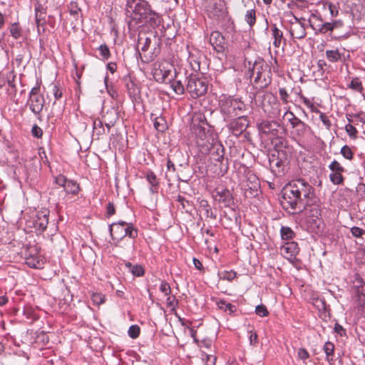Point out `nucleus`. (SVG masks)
I'll return each instance as SVG.
<instances>
[{"label": "nucleus", "mask_w": 365, "mask_h": 365, "mask_svg": "<svg viewBox=\"0 0 365 365\" xmlns=\"http://www.w3.org/2000/svg\"><path fill=\"white\" fill-rule=\"evenodd\" d=\"M314 188L304 179L292 180L282 190L281 205L291 214L302 213L307 200L314 199Z\"/></svg>", "instance_id": "f257e3e1"}, {"label": "nucleus", "mask_w": 365, "mask_h": 365, "mask_svg": "<svg viewBox=\"0 0 365 365\" xmlns=\"http://www.w3.org/2000/svg\"><path fill=\"white\" fill-rule=\"evenodd\" d=\"M127 16L141 24H149L152 27L160 23L159 15L151 9L146 0H127L125 6Z\"/></svg>", "instance_id": "f03ea898"}, {"label": "nucleus", "mask_w": 365, "mask_h": 365, "mask_svg": "<svg viewBox=\"0 0 365 365\" xmlns=\"http://www.w3.org/2000/svg\"><path fill=\"white\" fill-rule=\"evenodd\" d=\"M250 78L253 88L257 91L267 88L272 83V71L268 63L260 58L255 61L249 69Z\"/></svg>", "instance_id": "7ed1b4c3"}, {"label": "nucleus", "mask_w": 365, "mask_h": 365, "mask_svg": "<svg viewBox=\"0 0 365 365\" xmlns=\"http://www.w3.org/2000/svg\"><path fill=\"white\" fill-rule=\"evenodd\" d=\"M109 232L116 247H123L122 241L126 236L132 240L138 237V230L134 228L133 225L125 221L112 223L109 225Z\"/></svg>", "instance_id": "20e7f679"}, {"label": "nucleus", "mask_w": 365, "mask_h": 365, "mask_svg": "<svg viewBox=\"0 0 365 365\" xmlns=\"http://www.w3.org/2000/svg\"><path fill=\"white\" fill-rule=\"evenodd\" d=\"M201 152L205 154L210 155L212 160L220 163L219 172L217 175L223 176L229 170L228 159L224 158L225 148L224 146L217 140L208 143L201 149Z\"/></svg>", "instance_id": "39448f33"}, {"label": "nucleus", "mask_w": 365, "mask_h": 365, "mask_svg": "<svg viewBox=\"0 0 365 365\" xmlns=\"http://www.w3.org/2000/svg\"><path fill=\"white\" fill-rule=\"evenodd\" d=\"M186 90L192 98H197L204 96L207 91V83L203 78L197 75L191 74L187 78Z\"/></svg>", "instance_id": "423d86ee"}, {"label": "nucleus", "mask_w": 365, "mask_h": 365, "mask_svg": "<svg viewBox=\"0 0 365 365\" xmlns=\"http://www.w3.org/2000/svg\"><path fill=\"white\" fill-rule=\"evenodd\" d=\"M205 11L208 17L214 21L215 24L228 12L225 4L222 0H210L207 2Z\"/></svg>", "instance_id": "0eeeda50"}, {"label": "nucleus", "mask_w": 365, "mask_h": 365, "mask_svg": "<svg viewBox=\"0 0 365 365\" xmlns=\"http://www.w3.org/2000/svg\"><path fill=\"white\" fill-rule=\"evenodd\" d=\"M145 35H139L138 39L137 55L143 63H149L154 60L153 53L148 52L151 39Z\"/></svg>", "instance_id": "6e6552de"}, {"label": "nucleus", "mask_w": 365, "mask_h": 365, "mask_svg": "<svg viewBox=\"0 0 365 365\" xmlns=\"http://www.w3.org/2000/svg\"><path fill=\"white\" fill-rule=\"evenodd\" d=\"M195 133L197 136V144L202 148L208 143H211L215 139L213 137V133L210 128L204 126L203 125H193Z\"/></svg>", "instance_id": "1a4fd4ad"}, {"label": "nucleus", "mask_w": 365, "mask_h": 365, "mask_svg": "<svg viewBox=\"0 0 365 365\" xmlns=\"http://www.w3.org/2000/svg\"><path fill=\"white\" fill-rule=\"evenodd\" d=\"M249 126V120L246 115H241L232 119L227 125V128L232 135L238 137Z\"/></svg>", "instance_id": "9d476101"}, {"label": "nucleus", "mask_w": 365, "mask_h": 365, "mask_svg": "<svg viewBox=\"0 0 365 365\" xmlns=\"http://www.w3.org/2000/svg\"><path fill=\"white\" fill-rule=\"evenodd\" d=\"M287 157V155L284 156L278 154L276 156L274 154H272L269 158V167L275 175L280 176L284 174Z\"/></svg>", "instance_id": "9b49d317"}, {"label": "nucleus", "mask_w": 365, "mask_h": 365, "mask_svg": "<svg viewBox=\"0 0 365 365\" xmlns=\"http://www.w3.org/2000/svg\"><path fill=\"white\" fill-rule=\"evenodd\" d=\"M294 21H290L291 27L289 29L290 35L295 38L302 39L306 35V28L302 21H304V18L298 19L294 16Z\"/></svg>", "instance_id": "f8f14e48"}, {"label": "nucleus", "mask_w": 365, "mask_h": 365, "mask_svg": "<svg viewBox=\"0 0 365 365\" xmlns=\"http://www.w3.org/2000/svg\"><path fill=\"white\" fill-rule=\"evenodd\" d=\"M317 201L318 199L314 195V199L307 200V205H306L304 210L302 211L304 215L310 218V220L313 222L321 216V210Z\"/></svg>", "instance_id": "ddd939ff"}, {"label": "nucleus", "mask_w": 365, "mask_h": 365, "mask_svg": "<svg viewBox=\"0 0 365 365\" xmlns=\"http://www.w3.org/2000/svg\"><path fill=\"white\" fill-rule=\"evenodd\" d=\"M48 210H42L38 211L32 222L34 228L39 232L45 231L48 224Z\"/></svg>", "instance_id": "4468645a"}, {"label": "nucleus", "mask_w": 365, "mask_h": 365, "mask_svg": "<svg viewBox=\"0 0 365 365\" xmlns=\"http://www.w3.org/2000/svg\"><path fill=\"white\" fill-rule=\"evenodd\" d=\"M219 106L224 120L227 121L234 117L233 98L224 96L220 100Z\"/></svg>", "instance_id": "2eb2a0df"}, {"label": "nucleus", "mask_w": 365, "mask_h": 365, "mask_svg": "<svg viewBox=\"0 0 365 365\" xmlns=\"http://www.w3.org/2000/svg\"><path fill=\"white\" fill-rule=\"evenodd\" d=\"M213 196L216 201L226 207H231L234 203L232 195L227 188H216Z\"/></svg>", "instance_id": "dca6fc26"}, {"label": "nucleus", "mask_w": 365, "mask_h": 365, "mask_svg": "<svg viewBox=\"0 0 365 365\" xmlns=\"http://www.w3.org/2000/svg\"><path fill=\"white\" fill-rule=\"evenodd\" d=\"M281 254L289 261L293 262L296 259L297 255L299 252L298 244L296 242L291 241L285 242L280 247Z\"/></svg>", "instance_id": "f3484780"}, {"label": "nucleus", "mask_w": 365, "mask_h": 365, "mask_svg": "<svg viewBox=\"0 0 365 365\" xmlns=\"http://www.w3.org/2000/svg\"><path fill=\"white\" fill-rule=\"evenodd\" d=\"M26 105L29 107L30 110L39 118L45 105L44 96H36L29 97Z\"/></svg>", "instance_id": "a211bd4d"}, {"label": "nucleus", "mask_w": 365, "mask_h": 365, "mask_svg": "<svg viewBox=\"0 0 365 365\" xmlns=\"http://www.w3.org/2000/svg\"><path fill=\"white\" fill-rule=\"evenodd\" d=\"M257 127L261 133L277 135L280 124L274 120H262L257 125Z\"/></svg>", "instance_id": "6ab92c4d"}, {"label": "nucleus", "mask_w": 365, "mask_h": 365, "mask_svg": "<svg viewBox=\"0 0 365 365\" xmlns=\"http://www.w3.org/2000/svg\"><path fill=\"white\" fill-rule=\"evenodd\" d=\"M210 43L217 53H222L225 49V43L224 36L217 31L211 33L210 36Z\"/></svg>", "instance_id": "aec40b11"}, {"label": "nucleus", "mask_w": 365, "mask_h": 365, "mask_svg": "<svg viewBox=\"0 0 365 365\" xmlns=\"http://www.w3.org/2000/svg\"><path fill=\"white\" fill-rule=\"evenodd\" d=\"M124 81L130 98L132 101L135 100L140 93V88L137 81L130 76H128L124 78Z\"/></svg>", "instance_id": "412c9836"}, {"label": "nucleus", "mask_w": 365, "mask_h": 365, "mask_svg": "<svg viewBox=\"0 0 365 365\" xmlns=\"http://www.w3.org/2000/svg\"><path fill=\"white\" fill-rule=\"evenodd\" d=\"M274 150L279 155H287V153H291V148L288 145V141L283 137H276L272 140Z\"/></svg>", "instance_id": "4be33fe9"}, {"label": "nucleus", "mask_w": 365, "mask_h": 365, "mask_svg": "<svg viewBox=\"0 0 365 365\" xmlns=\"http://www.w3.org/2000/svg\"><path fill=\"white\" fill-rule=\"evenodd\" d=\"M216 24L224 29L227 33L231 34L235 31V24L228 13L220 19Z\"/></svg>", "instance_id": "5701e85b"}, {"label": "nucleus", "mask_w": 365, "mask_h": 365, "mask_svg": "<svg viewBox=\"0 0 365 365\" xmlns=\"http://www.w3.org/2000/svg\"><path fill=\"white\" fill-rule=\"evenodd\" d=\"M35 19L37 26H39L41 21H44L46 14V9L41 4L38 0L34 2Z\"/></svg>", "instance_id": "b1692460"}, {"label": "nucleus", "mask_w": 365, "mask_h": 365, "mask_svg": "<svg viewBox=\"0 0 365 365\" xmlns=\"http://www.w3.org/2000/svg\"><path fill=\"white\" fill-rule=\"evenodd\" d=\"M271 31L274 38L273 45L276 48L280 47L282 41H284L285 42L286 41L283 36L282 31L279 29L276 24H272L271 26Z\"/></svg>", "instance_id": "393cba45"}, {"label": "nucleus", "mask_w": 365, "mask_h": 365, "mask_svg": "<svg viewBox=\"0 0 365 365\" xmlns=\"http://www.w3.org/2000/svg\"><path fill=\"white\" fill-rule=\"evenodd\" d=\"M106 130L103 126V123L99 118H96L93 122V138L98 140L100 136L105 134Z\"/></svg>", "instance_id": "a878e982"}, {"label": "nucleus", "mask_w": 365, "mask_h": 365, "mask_svg": "<svg viewBox=\"0 0 365 365\" xmlns=\"http://www.w3.org/2000/svg\"><path fill=\"white\" fill-rule=\"evenodd\" d=\"M199 209L200 212H203L206 217H210L211 219L215 220L217 218V215L211 209L209 202L206 200H200L199 201Z\"/></svg>", "instance_id": "bb28decb"}, {"label": "nucleus", "mask_w": 365, "mask_h": 365, "mask_svg": "<svg viewBox=\"0 0 365 365\" xmlns=\"http://www.w3.org/2000/svg\"><path fill=\"white\" fill-rule=\"evenodd\" d=\"M308 129H309V126L304 122L302 121L296 127H294V128H293L292 133L295 137L301 138L305 135Z\"/></svg>", "instance_id": "cd10ccee"}, {"label": "nucleus", "mask_w": 365, "mask_h": 365, "mask_svg": "<svg viewBox=\"0 0 365 365\" xmlns=\"http://www.w3.org/2000/svg\"><path fill=\"white\" fill-rule=\"evenodd\" d=\"M309 24L312 27V29L316 31V33L319 32L321 34H326L328 31H333L330 22H326L322 24H319L317 26H314L312 24L311 19H309Z\"/></svg>", "instance_id": "c85d7f7f"}, {"label": "nucleus", "mask_w": 365, "mask_h": 365, "mask_svg": "<svg viewBox=\"0 0 365 365\" xmlns=\"http://www.w3.org/2000/svg\"><path fill=\"white\" fill-rule=\"evenodd\" d=\"M79 185L74 180H68L65 185L64 191L67 193L76 195L79 192Z\"/></svg>", "instance_id": "c756f323"}, {"label": "nucleus", "mask_w": 365, "mask_h": 365, "mask_svg": "<svg viewBox=\"0 0 365 365\" xmlns=\"http://www.w3.org/2000/svg\"><path fill=\"white\" fill-rule=\"evenodd\" d=\"M234 117L241 116V113L246 110V105L240 100L233 98Z\"/></svg>", "instance_id": "7c9ffc66"}, {"label": "nucleus", "mask_w": 365, "mask_h": 365, "mask_svg": "<svg viewBox=\"0 0 365 365\" xmlns=\"http://www.w3.org/2000/svg\"><path fill=\"white\" fill-rule=\"evenodd\" d=\"M107 115H113V119L110 120H107L106 116V115H103V121L105 123V125L107 128L108 131H109L110 128L115 125L116 120H118V115H117V113L115 110H108L107 111Z\"/></svg>", "instance_id": "2f4dec72"}, {"label": "nucleus", "mask_w": 365, "mask_h": 365, "mask_svg": "<svg viewBox=\"0 0 365 365\" xmlns=\"http://www.w3.org/2000/svg\"><path fill=\"white\" fill-rule=\"evenodd\" d=\"M326 57L330 62L334 63L341 60V55L337 49L327 50L326 51Z\"/></svg>", "instance_id": "473e14b6"}, {"label": "nucleus", "mask_w": 365, "mask_h": 365, "mask_svg": "<svg viewBox=\"0 0 365 365\" xmlns=\"http://www.w3.org/2000/svg\"><path fill=\"white\" fill-rule=\"evenodd\" d=\"M170 86L173 91L178 95H182L185 93V87L180 81L170 80Z\"/></svg>", "instance_id": "72a5a7b5"}, {"label": "nucleus", "mask_w": 365, "mask_h": 365, "mask_svg": "<svg viewBox=\"0 0 365 365\" xmlns=\"http://www.w3.org/2000/svg\"><path fill=\"white\" fill-rule=\"evenodd\" d=\"M280 233L282 239L284 240H292L295 236L293 230L289 227H282Z\"/></svg>", "instance_id": "f704fd0d"}, {"label": "nucleus", "mask_w": 365, "mask_h": 365, "mask_svg": "<svg viewBox=\"0 0 365 365\" xmlns=\"http://www.w3.org/2000/svg\"><path fill=\"white\" fill-rule=\"evenodd\" d=\"M218 276L220 279L227 280L229 282L232 281L237 277V272L234 270L230 271H222L218 272Z\"/></svg>", "instance_id": "c9c22d12"}, {"label": "nucleus", "mask_w": 365, "mask_h": 365, "mask_svg": "<svg viewBox=\"0 0 365 365\" xmlns=\"http://www.w3.org/2000/svg\"><path fill=\"white\" fill-rule=\"evenodd\" d=\"M323 349L326 354L327 359L328 361H332L333 359L331 358L334 355V345L332 342L327 341L323 347Z\"/></svg>", "instance_id": "e433bc0d"}, {"label": "nucleus", "mask_w": 365, "mask_h": 365, "mask_svg": "<svg viewBox=\"0 0 365 365\" xmlns=\"http://www.w3.org/2000/svg\"><path fill=\"white\" fill-rule=\"evenodd\" d=\"M247 182H250L251 183V185H250L248 183L247 184L248 188L252 191L257 192L258 188L259 187V182L257 176L255 175L251 174L248 177Z\"/></svg>", "instance_id": "4c0bfd02"}, {"label": "nucleus", "mask_w": 365, "mask_h": 365, "mask_svg": "<svg viewBox=\"0 0 365 365\" xmlns=\"http://www.w3.org/2000/svg\"><path fill=\"white\" fill-rule=\"evenodd\" d=\"M349 123L345 125V130L351 139H356L357 138L358 131L356 128L351 124L352 120L348 118Z\"/></svg>", "instance_id": "58836bf2"}, {"label": "nucleus", "mask_w": 365, "mask_h": 365, "mask_svg": "<svg viewBox=\"0 0 365 365\" xmlns=\"http://www.w3.org/2000/svg\"><path fill=\"white\" fill-rule=\"evenodd\" d=\"M154 127L157 130L163 132L167 128L165 119L163 117H156L154 120Z\"/></svg>", "instance_id": "ea45409f"}, {"label": "nucleus", "mask_w": 365, "mask_h": 365, "mask_svg": "<svg viewBox=\"0 0 365 365\" xmlns=\"http://www.w3.org/2000/svg\"><path fill=\"white\" fill-rule=\"evenodd\" d=\"M217 305L220 309L225 311H229L230 313H233L236 311V307L231 303L227 302L224 300H220L217 302Z\"/></svg>", "instance_id": "a19ab883"}, {"label": "nucleus", "mask_w": 365, "mask_h": 365, "mask_svg": "<svg viewBox=\"0 0 365 365\" xmlns=\"http://www.w3.org/2000/svg\"><path fill=\"white\" fill-rule=\"evenodd\" d=\"M245 21L252 27L256 21V11L255 9H250L247 11L245 14Z\"/></svg>", "instance_id": "79ce46f5"}, {"label": "nucleus", "mask_w": 365, "mask_h": 365, "mask_svg": "<svg viewBox=\"0 0 365 365\" xmlns=\"http://www.w3.org/2000/svg\"><path fill=\"white\" fill-rule=\"evenodd\" d=\"M329 178L331 182L334 185H341L344 180L341 173H332L330 174Z\"/></svg>", "instance_id": "37998d69"}, {"label": "nucleus", "mask_w": 365, "mask_h": 365, "mask_svg": "<svg viewBox=\"0 0 365 365\" xmlns=\"http://www.w3.org/2000/svg\"><path fill=\"white\" fill-rule=\"evenodd\" d=\"M9 32L15 39H17L21 35V29L19 24L14 23L9 28Z\"/></svg>", "instance_id": "c03bdc74"}, {"label": "nucleus", "mask_w": 365, "mask_h": 365, "mask_svg": "<svg viewBox=\"0 0 365 365\" xmlns=\"http://www.w3.org/2000/svg\"><path fill=\"white\" fill-rule=\"evenodd\" d=\"M340 153L342 156L347 160H352L354 158V153L350 148L349 146L345 145H344L340 150Z\"/></svg>", "instance_id": "a18cd8bd"}, {"label": "nucleus", "mask_w": 365, "mask_h": 365, "mask_svg": "<svg viewBox=\"0 0 365 365\" xmlns=\"http://www.w3.org/2000/svg\"><path fill=\"white\" fill-rule=\"evenodd\" d=\"M5 78H6V82H7L10 88H11L14 92H16V84L14 83L15 78H16V75L14 74V71L9 72L6 74V76L5 77Z\"/></svg>", "instance_id": "49530a36"}, {"label": "nucleus", "mask_w": 365, "mask_h": 365, "mask_svg": "<svg viewBox=\"0 0 365 365\" xmlns=\"http://www.w3.org/2000/svg\"><path fill=\"white\" fill-rule=\"evenodd\" d=\"M188 61L192 68V70L197 71H200V61L195 58V56L190 53V55L188 56Z\"/></svg>", "instance_id": "de8ad7c7"}, {"label": "nucleus", "mask_w": 365, "mask_h": 365, "mask_svg": "<svg viewBox=\"0 0 365 365\" xmlns=\"http://www.w3.org/2000/svg\"><path fill=\"white\" fill-rule=\"evenodd\" d=\"M178 202H180L182 209L185 210V212H189L190 211L191 205L188 200H187L184 197L181 195H178L177 197Z\"/></svg>", "instance_id": "09e8293b"}, {"label": "nucleus", "mask_w": 365, "mask_h": 365, "mask_svg": "<svg viewBox=\"0 0 365 365\" xmlns=\"http://www.w3.org/2000/svg\"><path fill=\"white\" fill-rule=\"evenodd\" d=\"M329 168L332 171V173H344L345 171V169L344 167H342L340 163L334 160L331 163V164L329 165Z\"/></svg>", "instance_id": "8fccbe9b"}, {"label": "nucleus", "mask_w": 365, "mask_h": 365, "mask_svg": "<svg viewBox=\"0 0 365 365\" xmlns=\"http://www.w3.org/2000/svg\"><path fill=\"white\" fill-rule=\"evenodd\" d=\"M26 264H28L29 267L32 268H37L39 264V260L37 257L34 255H29V257H26Z\"/></svg>", "instance_id": "3c124183"}, {"label": "nucleus", "mask_w": 365, "mask_h": 365, "mask_svg": "<svg viewBox=\"0 0 365 365\" xmlns=\"http://www.w3.org/2000/svg\"><path fill=\"white\" fill-rule=\"evenodd\" d=\"M130 272L135 277H142L145 274V269L143 266L140 264H135L132 267Z\"/></svg>", "instance_id": "603ef678"}, {"label": "nucleus", "mask_w": 365, "mask_h": 365, "mask_svg": "<svg viewBox=\"0 0 365 365\" xmlns=\"http://www.w3.org/2000/svg\"><path fill=\"white\" fill-rule=\"evenodd\" d=\"M98 50L102 58L107 60L110 56V52L108 46L106 44H102L99 46Z\"/></svg>", "instance_id": "864d4df0"}, {"label": "nucleus", "mask_w": 365, "mask_h": 365, "mask_svg": "<svg viewBox=\"0 0 365 365\" xmlns=\"http://www.w3.org/2000/svg\"><path fill=\"white\" fill-rule=\"evenodd\" d=\"M140 332V329L138 325H132L129 327L128 335L132 339L138 337Z\"/></svg>", "instance_id": "5fc2aeb1"}, {"label": "nucleus", "mask_w": 365, "mask_h": 365, "mask_svg": "<svg viewBox=\"0 0 365 365\" xmlns=\"http://www.w3.org/2000/svg\"><path fill=\"white\" fill-rule=\"evenodd\" d=\"M349 88L357 91H361L363 90L361 82L358 78H355L351 80Z\"/></svg>", "instance_id": "6e6d98bb"}, {"label": "nucleus", "mask_w": 365, "mask_h": 365, "mask_svg": "<svg viewBox=\"0 0 365 365\" xmlns=\"http://www.w3.org/2000/svg\"><path fill=\"white\" fill-rule=\"evenodd\" d=\"M255 313L259 317H266L269 314V312L264 304L257 305L255 308Z\"/></svg>", "instance_id": "4d7b16f0"}, {"label": "nucleus", "mask_w": 365, "mask_h": 365, "mask_svg": "<svg viewBox=\"0 0 365 365\" xmlns=\"http://www.w3.org/2000/svg\"><path fill=\"white\" fill-rule=\"evenodd\" d=\"M279 94L280 99L283 103L287 104L289 102V94L285 88H280L279 89Z\"/></svg>", "instance_id": "13d9d810"}, {"label": "nucleus", "mask_w": 365, "mask_h": 365, "mask_svg": "<svg viewBox=\"0 0 365 365\" xmlns=\"http://www.w3.org/2000/svg\"><path fill=\"white\" fill-rule=\"evenodd\" d=\"M146 179L148 180V182L152 185V186H156L158 185V182L157 180V178H156V175L155 174L152 172V171H149L147 174H146Z\"/></svg>", "instance_id": "bf43d9fd"}, {"label": "nucleus", "mask_w": 365, "mask_h": 365, "mask_svg": "<svg viewBox=\"0 0 365 365\" xmlns=\"http://www.w3.org/2000/svg\"><path fill=\"white\" fill-rule=\"evenodd\" d=\"M160 290L165 296H169L171 293V288L170 284L165 281H163L160 284Z\"/></svg>", "instance_id": "052dcab7"}, {"label": "nucleus", "mask_w": 365, "mask_h": 365, "mask_svg": "<svg viewBox=\"0 0 365 365\" xmlns=\"http://www.w3.org/2000/svg\"><path fill=\"white\" fill-rule=\"evenodd\" d=\"M92 301L97 305L102 304L105 302V297L99 293H95L92 295Z\"/></svg>", "instance_id": "680f3d73"}, {"label": "nucleus", "mask_w": 365, "mask_h": 365, "mask_svg": "<svg viewBox=\"0 0 365 365\" xmlns=\"http://www.w3.org/2000/svg\"><path fill=\"white\" fill-rule=\"evenodd\" d=\"M281 108L278 102L274 103V107L272 108V111L269 112V116L272 118H277L280 115Z\"/></svg>", "instance_id": "e2e57ef3"}, {"label": "nucleus", "mask_w": 365, "mask_h": 365, "mask_svg": "<svg viewBox=\"0 0 365 365\" xmlns=\"http://www.w3.org/2000/svg\"><path fill=\"white\" fill-rule=\"evenodd\" d=\"M166 302L168 307H172L173 309H175L178 304V300L175 296H168Z\"/></svg>", "instance_id": "0e129e2a"}, {"label": "nucleus", "mask_w": 365, "mask_h": 365, "mask_svg": "<svg viewBox=\"0 0 365 365\" xmlns=\"http://www.w3.org/2000/svg\"><path fill=\"white\" fill-rule=\"evenodd\" d=\"M52 91L56 100H59L62 97L63 92L58 84H53Z\"/></svg>", "instance_id": "69168bd1"}, {"label": "nucleus", "mask_w": 365, "mask_h": 365, "mask_svg": "<svg viewBox=\"0 0 365 365\" xmlns=\"http://www.w3.org/2000/svg\"><path fill=\"white\" fill-rule=\"evenodd\" d=\"M351 232L354 237H361L365 233V230L359 227H353L351 228Z\"/></svg>", "instance_id": "338daca9"}, {"label": "nucleus", "mask_w": 365, "mask_h": 365, "mask_svg": "<svg viewBox=\"0 0 365 365\" xmlns=\"http://www.w3.org/2000/svg\"><path fill=\"white\" fill-rule=\"evenodd\" d=\"M68 179L63 175H58L56 177L55 182L61 187H65L66 183L68 182Z\"/></svg>", "instance_id": "774afa93"}]
</instances>
